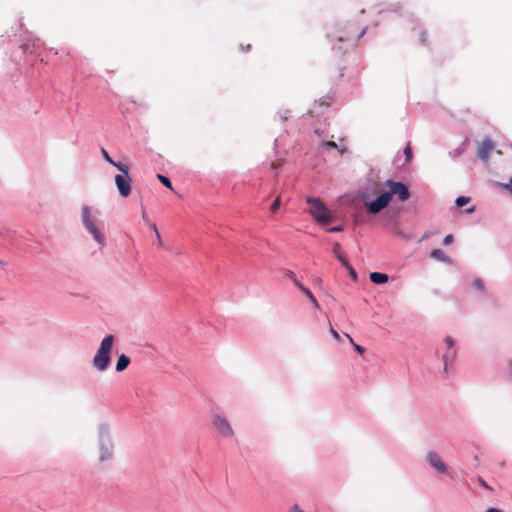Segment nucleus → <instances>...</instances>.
I'll use <instances>...</instances> for the list:
<instances>
[{
    "label": "nucleus",
    "instance_id": "1",
    "mask_svg": "<svg viewBox=\"0 0 512 512\" xmlns=\"http://www.w3.org/2000/svg\"><path fill=\"white\" fill-rule=\"evenodd\" d=\"M383 187L387 190L383 191L376 200L365 203V207L370 214H377L388 206L393 197L399 201L405 202L410 198L408 187L402 182L386 180Z\"/></svg>",
    "mask_w": 512,
    "mask_h": 512
},
{
    "label": "nucleus",
    "instance_id": "2",
    "mask_svg": "<svg viewBox=\"0 0 512 512\" xmlns=\"http://www.w3.org/2000/svg\"><path fill=\"white\" fill-rule=\"evenodd\" d=\"M365 29L361 30L358 34H351L348 27L338 28L328 34L332 48L339 53L344 54L347 50L354 46L357 39L363 36Z\"/></svg>",
    "mask_w": 512,
    "mask_h": 512
},
{
    "label": "nucleus",
    "instance_id": "3",
    "mask_svg": "<svg viewBox=\"0 0 512 512\" xmlns=\"http://www.w3.org/2000/svg\"><path fill=\"white\" fill-rule=\"evenodd\" d=\"M114 340L115 339L113 335H107L101 341L100 346L92 360L93 366L96 370L102 372L109 367L111 362V350Z\"/></svg>",
    "mask_w": 512,
    "mask_h": 512
},
{
    "label": "nucleus",
    "instance_id": "4",
    "mask_svg": "<svg viewBox=\"0 0 512 512\" xmlns=\"http://www.w3.org/2000/svg\"><path fill=\"white\" fill-rule=\"evenodd\" d=\"M307 203L311 205L309 210L312 217L319 224H329L332 221V216L326 206L317 198L308 197Z\"/></svg>",
    "mask_w": 512,
    "mask_h": 512
},
{
    "label": "nucleus",
    "instance_id": "5",
    "mask_svg": "<svg viewBox=\"0 0 512 512\" xmlns=\"http://www.w3.org/2000/svg\"><path fill=\"white\" fill-rule=\"evenodd\" d=\"M82 221L85 228L92 234L94 240L101 246L106 243L104 234L97 228L94 221L90 218V209L88 206L82 208Z\"/></svg>",
    "mask_w": 512,
    "mask_h": 512
},
{
    "label": "nucleus",
    "instance_id": "6",
    "mask_svg": "<svg viewBox=\"0 0 512 512\" xmlns=\"http://www.w3.org/2000/svg\"><path fill=\"white\" fill-rule=\"evenodd\" d=\"M213 429L224 438H232L234 430L226 417L220 414H214L211 418Z\"/></svg>",
    "mask_w": 512,
    "mask_h": 512
},
{
    "label": "nucleus",
    "instance_id": "7",
    "mask_svg": "<svg viewBox=\"0 0 512 512\" xmlns=\"http://www.w3.org/2000/svg\"><path fill=\"white\" fill-rule=\"evenodd\" d=\"M128 170L129 167L128 165H126L125 172H122V174H117L115 176V184L118 189V192L124 198L128 197L131 193L132 179L129 176Z\"/></svg>",
    "mask_w": 512,
    "mask_h": 512
},
{
    "label": "nucleus",
    "instance_id": "8",
    "mask_svg": "<svg viewBox=\"0 0 512 512\" xmlns=\"http://www.w3.org/2000/svg\"><path fill=\"white\" fill-rule=\"evenodd\" d=\"M100 447V461L110 460L113 456V443L107 436H102L99 441Z\"/></svg>",
    "mask_w": 512,
    "mask_h": 512
},
{
    "label": "nucleus",
    "instance_id": "9",
    "mask_svg": "<svg viewBox=\"0 0 512 512\" xmlns=\"http://www.w3.org/2000/svg\"><path fill=\"white\" fill-rule=\"evenodd\" d=\"M494 149V142L491 139L487 138L483 140L482 143L478 146L477 156L481 161L487 163L489 156Z\"/></svg>",
    "mask_w": 512,
    "mask_h": 512
},
{
    "label": "nucleus",
    "instance_id": "10",
    "mask_svg": "<svg viewBox=\"0 0 512 512\" xmlns=\"http://www.w3.org/2000/svg\"><path fill=\"white\" fill-rule=\"evenodd\" d=\"M426 458L431 467H433L437 472L442 474L447 472V466L438 454L435 452H428Z\"/></svg>",
    "mask_w": 512,
    "mask_h": 512
},
{
    "label": "nucleus",
    "instance_id": "11",
    "mask_svg": "<svg viewBox=\"0 0 512 512\" xmlns=\"http://www.w3.org/2000/svg\"><path fill=\"white\" fill-rule=\"evenodd\" d=\"M101 153H102V155H103L104 159H105L108 163H110L111 165H113L114 167H116L119 171H121V172H125L126 164L121 163V162H115V161L110 157V155L108 154V152H107L104 148H102Z\"/></svg>",
    "mask_w": 512,
    "mask_h": 512
},
{
    "label": "nucleus",
    "instance_id": "12",
    "mask_svg": "<svg viewBox=\"0 0 512 512\" xmlns=\"http://www.w3.org/2000/svg\"><path fill=\"white\" fill-rule=\"evenodd\" d=\"M130 363V358L128 356H126L125 354H121L119 357H118V360H117V363H116V371L117 372H122L124 371L128 365Z\"/></svg>",
    "mask_w": 512,
    "mask_h": 512
},
{
    "label": "nucleus",
    "instance_id": "13",
    "mask_svg": "<svg viewBox=\"0 0 512 512\" xmlns=\"http://www.w3.org/2000/svg\"><path fill=\"white\" fill-rule=\"evenodd\" d=\"M388 275L380 272H372L370 280L375 284H384L388 281Z\"/></svg>",
    "mask_w": 512,
    "mask_h": 512
},
{
    "label": "nucleus",
    "instance_id": "14",
    "mask_svg": "<svg viewBox=\"0 0 512 512\" xmlns=\"http://www.w3.org/2000/svg\"><path fill=\"white\" fill-rule=\"evenodd\" d=\"M430 255L433 259H436L438 261L445 263L450 262V258L441 249L432 250Z\"/></svg>",
    "mask_w": 512,
    "mask_h": 512
},
{
    "label": "nucleus",
    "instance_id": "15",
    "mask_svg": "<svg viewBox=\"0 0 512 512\" xmlns=\"http://www.w3.org/2000/svg\"><path fill=\"white\" fill-rule=\"evenodd\" d=\"M342 265L348 270L350 277L353 280H356L357 279V274H356L355 270L350 265V263L348 262L347 259H342Z\"/></svg>",
    "mask_w": 512,
    "mask_h": 512
},
{
    "label": "nucleus",
    "instance_id": "16",
    "mask_svg": "<svg viewBox=\"0 0 512 512\" xmlns=\"http://www.w3.org/2000/svg\"><path fill=\"white\" fill-rule=\"evenodd\" d=\"M157 179L168 189L173 190L171 181L162 174H157Z\"/></svg>",
    "mask_w": 512,
    "mask_h": 512
},
{
    "label": "nucleus",
    "instance_id": "17",
    "mask_svg": "<svg viewBox=\"0 0 512 512\" xmlns=\"http://www.w3.org/2000/svg\"><path fill=\"white\" fill-rule=\"evenodd\" d=\"M333 252L334 254L336 255V257L338 258V260L342 263V259H346V257L343 256L342 254V249H341V246L339 243H335L334 246H333Z\"/></svg>",
    "mask_w": 512,
    "mask_h": 512
},
{
    "label": "nucleus",
    "instance_id": "18",
    "mask_svg": "<svg viewBox=\"0 0 512 512\" xmlns=\"http://www.w3.org/2000/svg\"><path fill=\"white\" fill-rule=\"evenodd\" d=\"M304 294L306 295V297L310 300V302L312 303V305L318 309L319 308V303L317 301V299L314 297V295L312 294V292L307 289V290H304Z\"/></svg>",
    "mask_w": 512,
    "mask_h": 512
},
{
    "label": "nucleus",
    "instance_id": "19",
    "mask_svg": "<svg viewBox=\"0 0 512 512\" xmlns=\"http://www.w3.org/2000/svg\"><path fill=\"white\" fill-rule=\"evenodd\" d=\"M345 336L349 339L350 343L353 345L357 353H359L360 355L364 354L365 349L362 346L356 344L349 334H345Z\"/></svg>",
    "mask_w": 512,
    "mask_h": 512
},
{
    "label": "nucleus",
    "instance_id": "20",
    "mask_svg": "<svg viewBox=\"0 0 512 512\" xmlns=\"http://www.w3.org/2000/svg\"><path fill=\"white\" fill-rule=\"evenodd\" d=\"M280 206H281V197H280V196H278V197L274 200V202L272 203V205H271V207H270V211H271L272 213H276V212L279 210Z\"/></svg>",
    "mask_w": 512,
    "mask_h": 512
},
{
    "label": "nucleus",
    "instance_id": "21",
    "mask_svg": "<svg viewBox=\"0 0 512 512\" xmlns=\"http://www.w3.org/2000/svg\"><path fill=\"white\" fill-rule=\"evenodd\" d=\"M470 201V198L469 197H464V196H460L456 199V206L457 207H463L464 205H466L467 203H469Z\"/></svg>",
    "mask_w": 512,
    "mask_h": 512
},
{
    "label": "nucleus",
    "instance_id": "22",
    "mask_svg": "<svg viewBox=\"0 0 512 512\" xmlns=\"http://www.w3.org/2000/svg\"><path fill=\"white\" fill-rule=\"evenodd\" d=\"M472 285L479 291H484V283L480 278H476L473 280Z\"/></svg>",
    "mask_w": 512,
    "mask_h": 512
},
{
    "label": "nucleus",
    "instance_id": "23",
    "mask_svg": "<svg viewBox=\"0 0 512 512\" xmlns=\"http://www.w3.org/2000/svg\"><path fill=\"white\" fill-rule=\"evenodd\" d=\"M404 154L406 156V162H410L412 159V149L410 144H407V146L404 148Z\"/></svg>",
    "mask_w": 512,
    "mask_h": 512
},
{
    "label": "nucleus",
    "instance_id": "24",
    "mask_svg": "<svg viewBox=\"0 0 512 512\" xmlns=\"http://www.w3.org/2000/svg\"><path fill=\"white\" fill-rule=\"evenodd\" d=\"M284 164V160L283 159H276L274 161L271 162V168L272 169H279L280 167H282Z\"/></svg>",
    "mask_w": 512,
    "mask_h": 512
},
{
    "label": "nucleus",
    "instance_id": "25",
    "mask_svg": "<svg viewBox=\"0 0 512 512\" xmlns=\"http://www.w3.org/2000/svg\"><path fill=\"white\" fill-rule=\"evenodd\" d=\"M455 355H456V351H452V352L448 351L444 355V358H445V369H447V360H448V358L453 359L455 357Z\"/></svg>",
    "mask_w": 512,
    "mask_h": 512
},
{
    "label": "nucleus",
    "instance_id": "26",
    "mask_svg": "<svg viewBox=\"0 0 512 512\" xmlns=\"http://www.w3.org/2000/svg\"><path fill=\"white\" fill-rule=\"evenodd\" d=\"M478 482L480 483V485L485 488L486 490H489V491H492V487L489 486L486 481L482 478V477H478Z\"/></svg>",
    "mask_w": 512,
    "mask_h": 512
},
{
    "label": "nucleus",
    "instance_id": "27",
    "mask_svg": "<svg viewBox=\"0 0 512 512\" xmlns=\"http://www.w3.org/2000/svg\"><path fill=\"white\" fill-rule=\"evenodd\" d=\"M445 343H446V345L448 346L449 349H451L455 345V342H454V340H453V338L451 336H447L445 338Z\"/></svg>",
    "mask_w": 512,
    "mask_h": 512
},
{
    "label": "nucleus",
    "instance_id": "28",
    "mask_svg": "<svg viewBox=\"0 0 512 512\" xmlns=\"http://www.w3.org/2000/svg\"><path fill=\"white\" fill-rule=\"evenodd\" d=\"M329 332L336 341L340 340L339 333L333 327H330Z\"/></svg>",
    "mask_w": 512,
    "mask_h": 512
},
{
    "label": "nucleus",
    "instance_id": "29",
    "mask_svg": "<svg viewBox=\"0 0 512 512\" xmlns=\"http://www.w3.org/2000/svg\"><path fill=\"white\" fill-rule=\"evenodd\" d=\"M288 512H304L298 504H294L289 507Z\"/></svg>",
    "mask_w": 512,
    "mask_h": 512
},
{
    "label": "nucleus",
    "instance_id": "30",
    "mask_svg": "<svg viewBox=\"0 0 512 512\" xmlns=\"http://www.w3.org/2000/svg\"><path fill=\"white\" fill-rule=\"evenodd\" d=\"M453 242V236L451 234L447 235L444 240H443V244L444 245H449Z\"/></svg>",
    "mask_w": 512,
    "mask_h": 512
},
{
    "label": "nucleus",
    "instance_id": "31",
    "mask_svg": "<svg viewBox=\"0 0 512 512\" xmlns=\"http://www.w3.org/2000/svg\"><path fill=\"white\" fill-rule=\"evenodd\" d=\"M293 283L296 287H298L303 293L304 290H307L308 288L304 287L297 279H294Z\"/></svg>",
    "mask_w": 512,
    "mask_h": 512
},
{
    "label": "nucleus",
    "instance_id": "32",
    "mask_svg": "<svg viewBox=\"0 0 512 512\" xmlns=\"http://www.w3.org/2000/svg\"><path fill=\"white\" fill-rule=\"evenodd\" d=\"M155 236H156V243H157V245H158L159 247H162V246H163V241H162V239H161L160 233H159V232H157V233L155 234Z\"/></svg>",
    "mask_w": 512,
    "mask_h": 512
},
{
    "label": "nucleus",
    "instance_id": "33",
    "mask_svg": "<svg viewBox=\"0 0 512 512\" xmlns=\"http://www.w3.org/2000/svg\"><path fill=\"white\" fill-rule=\"evenodd\" d=\"M425 35H426V32L425 31H420L419 32V39L421 41L422 44H425L426 40H425Z\"/></svg>",
    "mask_w": 512,
    "mask_h": 512
},
{
    "label": "nucleus",
    "instance_id": "34",
    "mask_svg": "<svg viewBox=\"0 0 512 512\" xmlns=\"http://www.w3.org/2000/svg\"><path fill=\"white\" fill-rule=\"evenodd\" d=\"M325 145H326L327 147H330V148H337L336 143H335V142H332V141H328V142H326V143H325Z\"/></svg>",
    "mask_w": 512,
    "mask_h": 512
},
{
    "label": "nucleus",
    "instance_id": "35",
    "mask_svg": "<svg viewBox=\"0 0 512 512\" xmlns=\"http://www.w3.org/2000/svg\"><path fill=\"white\" fill-rule=\"evenodd\" d=\"M501 186L504 187L505 189H510L512 187V177L510 178L509 183L501 184Z\"/></svg>",
    "mask_w": 512,
    "mask_h": 512
},
{
    "label": "nucleus",
    "instance_id": "36",
    "mask_svg": "<svg viewBox=\"0 0 512 512\" xmlns=\"http://www.w3.org/2000/svg\"><path fill=\"white\" fill-rule=\"evenodd\" d=\"M287 276L292 280V282L294 279H297L295 273L292 271H288Z\"/></svg>",
    "mask_w": 512,
    "mask_h": 512
},
{
    "label": "nucleus",
    "instance_id": "37",
    "mask_svg": "<svg viewBox=\"0 0 512 512\" xmlns=\"http://www.w3.org/2000/svg\"><path fill=\"white\" fill-rule=\"evenodd\" d=\"M329 231L330 232H340V231H342V227L341 226L333 227V228H330Z\"/></svg>",
    "mask_w": 512,
    "mask_h": 512
},
{
    "label": "nucleus",
    "instance_id": "38",
    "mask_svg": "<svg viewBox=\"0 0 512 512\" xmlns=\"http://www.w3.org/2000/svg\"><path fill=\"white\" fill-rule=\"evenodd\" d=\"M151 228H152V231H154V233H155V234H156L157 232H159V231H158V228H157V226H156V224H155V223L151 224Z\"/></svg>",
    "mask_w": 512,
    "mask_h": 512
},
{
    "label": "nucleus",
    "instance_id": "39",
    "mask_svg": "<svg viewBox=\"0 0 512 512\" xmlns=\"http://www.w3.org/2000/svg\"><path fill=\"white\" fill-rule=\"evenodd\" d=\"M142 217H143V219H145V220L147 219V213H146V211H143V212H142Z\"/></svg>",
    "mask_w": 512,
    "mask_h": 512
},
{
    "label": "nucleus",
    "instance_id": "40",
    "mask_svg": "<svg viewBox=\"0 0 512 512\" xmlns=\"http://www.w3.org/2000/svg\"><path fill=\"white\" fill-rule=\"evenodd\" d=\"M507 190H508V191L510 192V194L512 195V187H511L510 189H507Z\"/></svg>",
    "mask_w": 512,
    "mask_h": 512
}]
</instances>
